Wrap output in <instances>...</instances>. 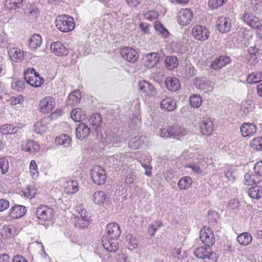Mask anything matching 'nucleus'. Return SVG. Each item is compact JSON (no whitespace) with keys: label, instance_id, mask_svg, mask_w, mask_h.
Instances as JSON below:
<instances>
[{"label":"nucleus","instance_id":"1","mask_svg":"<svg viewBox=\"0 0 262 262\" xmlns=\"http://www.w3.org/2000/svg\"><path fill=\"white\" fill-rule=\"evenodd\" d=\"M101 121V116L99 114H93L88 119L89 125L96 132L98 137L102 143L109 147L118 146L121 141L120 136L111 132H107L100 127Z\"/></svg>","mask_w":262,"mask_h":262},{"label":"nucleus","instance_id":"2","mask_svg":"<svg viewBox=\"0 0 262 262\" xmlns=\"http://www.w3.org/2000/svg\"><path fill=\"white\" fill-rule=\"evenodd\" d=\"M135 158L130 154L123 155L119 154L113 156L108 157L105 161V164L109 167H112L116 170H121L125 167L127 168L132 165Z\"/></svg>","mask_w":262,"mask_h":262},{"label":"nucleus","instance_id":"3","mask_svg":"<svg viewBox=\"0 0 262 262\" xmlns=\"http://www.w3.org/2000/svg\"><path fill=\"white\" fill-rule=\"evenodd\" d=\"M55 23L57 29L62 32H69L75 28L74 19L69 15L58 16Z\"/></svg>","mask_w":262,"mask_h":262},{"label":"nucleus","instance_id":"4","mask_svg":"<svg viewBox=\"0 0 262 262\" xmlns=\"http://www.w3.org/2000/svg\"><path fill=\"white\" fill-rule=\"evenodd\" d=\"M210 246L205 245L196 248L194 251V255L203 259L205 262H216L218 256L213 252Z\"/></svg>","mask_w":262,"mask_h":262},{"label":"nucleus","instance_id":"5","mask_svg":"<svg viewBox=\"0 0 262 262\" xmlns=\"http://www.w3.org/2000/svg\"><path fill=\"white\" fill-rule=\"evenodd\" d=\"M186 134L185 129L180 126L173 125L168 128H162L159 130V136L163 138L176 139L178 137L184 136Z\"/></svg>","mask_w":262,"mask_h":262},{"label":"nucleus","instance_id":"6","mask_svg":"<svg viewBox=\"0 0 262 262\" xmlns=\"http://www.w3.org/2000/svg\"><path fill=\"white\" fill-rule=\"evenodd\" d=\"M212 163L213 160L212 158L199 155L194 160V161L188 164L186 167L191 168L195 173H200L202 172V169L206 168Z\"/></svg>","mask_w":262,"mask_h":262},{"label":"nucleus","instance_id":"7","mask_svg":"<svg viewBox=\"0 0 262 262\" xmlns=\"http://www.w3.org/2000/svg\"><path fill=\"white\" fill-rule=\"evenodd\" d=\"M24 76L27 83L33 87H39L44 82V79L32 68L27 69L24 73Z\"/></svg>","mask_w":262,"mask_h":262},{"label":"nucleus","instance_id":"8","mask_svg":"<svg viewBox=\"0 0 262 262\" xmlns=\"http://www.w3.org/2000/svg\"><path fill=\"white\" fill-rule=\"evenodd\" d=\"M77 210L80 216H75L73 219V224L74 226L79 229H84L88 227L90 224V218L86 215V211L84 209L82 205L76 207Z\"/></svg>","mask_w":262,"mask_h":262},{"label":"nucleus","instance_id":"9","mask_svg":"<svg viewBox=\"0 0 262 262\" xmlns=\"http://www.w3.org/2000/svg\"><path fill=\"white\" fill-rule=\"evenodd\" d=\"M138 88L142 96L146 97H154L157 95L154 85L149 82L142 80L138 82Z\"/></svg>","mask_w":262,"mask_h":262},{"label":"nucleus","instance_id":"10","mask_svg":"<svg viewBox=\"0 0 262 262\" xmlns=\"http://www.w3.org/2000/svg\"><path fill=\"white\" fill-rule=\"evenodd\" d=\"M37 218L42 221L51 220L54 215V211L51 207L41 205L38 206L35 211Z\"/></svg>","mask_w":262,"mask_h":262},{"label":"nucleus","instance_id":"11","mask_svg":"<svg viewBox=\"0 0 262 262\" xmlns=\"http://www.w3.org/2000/svg\"><path fill=\"white\" fill-rule=\"evenodd\" d=\"M91 177L96 184H103L106 180L105 170L100 166H95L91 170Z\"/></svg>","mask_w":262,"mask_h":262},{"label":"nucleus","instance_id":"12","mask_svg":"<svg viewBox=\"0 0 262 262\" xmlns=\"http://www.w3.org/2000/svg\"><path fill=\"white\" fill-rule=\"evenodd\" d=\"M200 238L205 245L212 246L215 243V237L211 228L203 227L200 232Z\"/></svg>","mask_w":262,"mask_h":262},{"label":"nucleus","instance_id":"13","mask_svg":"<svg viewBox=\"0 0 262 262\" xmlns=\"http://www.w3.org/2000/svg\"><path fill=\"white\" fill-rule=\"evenodd\" d=\"M193 18L192 11L188 8H182L178 12L177 21L182 26L189 25Z\"/></svg>","mask_w":262,"mask_h":262},{"label":"nucleus","instance_id":"14","mask_svg":"<svg viewBox=\"0 0 262 262\" xmlns=\"http://www.w3.org/2000/svg\"><path fill=\"white\" fill-rule=\"evenodd\" d=\"M56 102L54 98L51 96H46L42 98L39 102L40 111L43 114H48L54 108Z\"/></svg>","mask_w":262,"mask_h":262},{"label":"nucleus","instance_id":"15","mask_svg":"<svg viewBox=\"0 0 262 262\" xmlns=\"http://www.w3.org/2000/svg\"><path fill=\"white\" fill-rule=\"evenodd\" d=\"M210 32L204 26L195 25L192 30L193 37L199 40L204 41L207 40L209 36Z\"/></svg>","mask_w":262,"mask_h":262},{"label":"nucleus","instance_id":"16","mask_svg":"<svg viewBox=\"0 0 262 262\" xmlns=\"http://www.w3.org/2000/svg\"><path fill=\"white\" fill-rule=\"evenodd\" d=\"M194 84L197 88L205 93L211 92L213 90V83L205 77H196Z\"/></svg>","mask_w":262,"mask_h":262},{"label":"nucleus","instance_id":"17","mask_svg":"<svg viewBox=\"0 0 262 262\" xmlns=\"http://www.w3.org/2000/svg\"><path fill=\"white\" fill-rule=\"evenodd\" d=\"M120 53L124 60L132 63L136 61L139 57L137 52L130 47H124L121 49Z\"/></svg>","mask_w":262,"mask_h":262},{"label":"nucleus","instance_id":"18","mask_svg":"<svg viewBox=\"0 0 262 262\" xmlns=\"http://www.w3.org/2000/svg\"><path fill=\"white\" fill-rule=\"evenodd\" d=\"M117 238L102 236L101 243L104 248L110 252H115L119 248Z\"/></svg>","mask_w":262,"mask_h":262},{"label":"nucleus","instance_id":"19","mask_svg":"<svg viewBox=\"0 0 262 262\" xmlns=\"http://www.w3.org/2000/svg\"><path fill=\"white\" fill-rule=\"evenodd\" d=\"M50 49L53 54L59 57L67 56L69 53L68 49L62 43L59 41L52 43L50 46Z\"/></svg>","mask_w":262,"mask_h":262},{"label":"nucleus","instance_id":"20","mask_svg":"<svg viewBox=\"0 0 262 262\" xmlns=\"http://www.w3.org/2000/svg\"><path fill=\"white\" fill-rule=\"evenodd\" d=\"M243 20L253 29L259 28L261 26V23L259 18L248 12L244 13Z\"/></svg>","mask_w":262,"mask_h":262},{"label":"nucleus","instance_id":"21","mask_svg":"<svg viewBox=\"0 0 262 262\" xmlns=\"http://www.w3.org/2000/svg\"><path fill=\"white\" fill-rule=\"evenodd\" d=\"M231 62V58L227 55H221L215 58L211 63V67L214 70H219Z\"/></svg>","mask_w":262,"mask_h":262},{"label":"nucleus","instance_id":"22","mask_svg":"<svg viewBox=\"0 0 262 262\" xmlns=\"http://www.w3.org/2000/svg\"><path fill=\"white\" fill-rule=\"evenodd\" d=\"M106 234L103 236L108 238H118L121 234V230L119 225L115 222L108 224L106 229Z\"/></svg>","mask_w":262,"mask_h":262},{"label":"nucleus","instance_id":"23","mask_svg":"<svg viewBox=\"0 0 262 262\" xmlns=\"http://www.w3.org/2000/svg\"><path fill=\"white\" fill-rule=\"evenodd\" d=\"M217 30L221 33L228 32L231 28V22L228 17H220L216 22Z\"/></svg>","mask_w":262,"mask_h":262},{"label":"nucleus","instance_id":"24","mask_svg":"<svg viewBox=\"0 0 262 262\" xmlns=\"http://www.w3.org/2000/svg\"><path fill=\"white\" fill-rule=\"evenodd\" d=\"M90 134V129L87 125L79 123L76 128V137L80 140L86 139Z\"/></svg>","mask_w":262,"mask_h":262},{"label":"nucleus","instance_id":"25","mask_svg":"<svg viewBox=\"0 0 262 262\" xmlns=\"http://www.w3.org/2000/svg\"><path fill=\"white\" fill-rule=\"evenodd\" d=\"M240 129L242 136L244 137L253 136L257 131L256 126L251 123H244Z\"/></svg>","mask_w":262,"mask_h":262},{"label":"nucleus","instance_id":"26","mask_svg":"<svg viewBox=\"0 0 262 262\" xmlns=\"http://www.w3.org/2000/svg\"><path fill=\"white\" fill-rule=\"evenodd\" d=\"M21 147L23 150L29 154H33L37 152L40 148L39 144L33 140L24 141L21 145Z\"/></svg>","mask_w":262,"mask_h":262},{"label":"nucleus","instance_id":"27","mask_svg":"<svg viewBox=\"0 0 262 262\" xmlns=\"http://www.w3.org/2000/svg\"><path fill=\"white\" fill-rule=\"evenodd\" d=\"M213 122L209 118H204L200 123V128L204 135H210L213 130Z\"/></svg>","mask_w":262,"mask_h":262},{"label":"nucleus","instance_id":"28","mask_svg":"<svg viewBox=\"0 0 262 262\" xmlns=\"http://www.w3.org/2000/svg\"><path fill=\"white\" fill-rule=\"evenodd\" d=\"M162 110L168 112L174 111L177 107L176 101L171 97H167L163 99L160 103Z\"/></svg>","mask_w":262,"mask_h":262},{"label":"nucleus","instance_id":"29","mask_svg":"<svg viewBox=\"0 0 262 262\" xmlns=\"http://www.w3.org/2000/svg\"><path fill=\"white\" fill-rule=\"evenodd\" d=\"M116 14H106L103 16L102 18V24L103 29L106 31L116 24L115 17Z\"/></svg>","mask_w":262,"mask_h":262},{"label":"nucleus","instance_id":"30","mask_svg":"<svg viewBox=\"0 0 262 262\" xmlns=\"http://www.w3.org/2000/svg\"><path fill=\"white\" fill-rule=\"evenodd\" d=\"M165 84L169 91L173 92L177 91L181 87L180 82L174 77H167L165 80Z\"/></svg>","mask_w":262,"mask_h":262},{"label":"nucleus","instance_id":"31","mask_svg":"<svg viewBox=\"0 0 262 262\" xmlns=\"http://www.w3.org/2000/svg\"><path fill=\"white\" fill-rule=\"evenodd\" d=\"M159 56L156 52L147 54L144 57V64L148 68L154 67L159 60Z\"/></svg>","mask_w":262,"mask_h":262},{"label":"nucleus","instance_id":"32","mask_svg":"<svg viewBox=\"0 0 262 262\" xmlns=\"http://www.w3.org/2000/svg\"><path fill=\"white\" fill-rule=\"evenodd\" d=\"M64 192L68 194L76 193L79 190V185L75 180L66 181L63 185Z\"/></svg>","mask_w":262,"mask_h":262},{"label":"nucleus","instance_id":"33","mask_svg":"<svg viewBox=\"0 0 262 262\" xmlns=\"http://www.w3.org/2000/svg\"><path fill=\"white\" fill-rule=\"evenodd\" d=\"M20 129L18 125L7 123L1 126L0 132L3 135H12L18 133Z\"/></svg>","mask_w":262,"mask_h":262},{"label":"nucleus","instance_id":"34","mask_svg":"<svg viewBox=\"0 0 262 262\" xmlns=\"http://www.w3.org/2000/svg\"><path fill=\"white\" fill-rule=\"evenodd\" d=\"M81 99V92L79 90H75L71 93L67 101L68 106L73 107L79 103Z\"/></svg>","mask_w":262,"mask_h":262},{"label":"nucleus","instance_id":"35","mask_svg":"<svg viewBox=\"0 0 262 262\" xmlns=\"http://www.w3.org/2000/svg\"><path fill=\"white\" fill-rule=\"evenodd\" d=\"M26 212V207L21 205H15L12 207L10 212V216L12 219H19Z\"/></svg>","mask_w":262,"mask_h":262},{"label":"nucleus","instance_id":"36","mask_svg":"<svg viewBox=\"0 0 262 262\" xmlns=\"http://www.w3.org/2000/svg\"><path fill=\"white\" fill-rule=\"evenodd\" d=\"M144 142V137L137 136L130 139L128 142V146L130 148L137 149L142 147Z\"/></svg>","mask_w":262,"mask_h":262},{"label":"nucleus","instance_id":"37","mask_svg":"<svg viewBox=\"0 0 262 262\" xmlns=\"http://www.w3.org/2000/svg\"><path fill=\"white\" fill-rule=\"evenodd\" d=\"M107 196L105 193L102 191L95 192L93 196V200L95 204L101 205L103 204L106 200Z\"/></svg>","mask_w":262,"mask_h":262},{"label":"nucleus","instance_id":"38","mask_svg":"<svg viewBox=\"0 0 262 262\" xmlns=\"http://www.w3.org/2000/svg\"><path fill=\"white\" fill-rule=\"evenodd\" d=\"M42 43V38L39 34H34L29 40V47L31 50H35L39 47Z\"/></svg>","mask_w":262,"mask_h":262},{"label":"nucleus","instance_id":"39","mask_svg":"<svg viewBox=\"0 0 262 262\" xmlns=\"http://www.w3.org/2000/svg\"><path fill=\"white\" fill-rule=\"evenodd\" d=\"M258 176H255L252 173L248 172L244 176V183L245 185L250 186L254 184L257 185L260 182Z\"/></svg>","mask_w":262,"mask_h":262},{"label":"nucleus","instance_id":"40","mask_svg":"<svg viewBox=\"0 0 262 262\" xmlns=\"http://www.w3.org/2000/svg\"><path fill=\"white\" fill-rule=\"evenodd\" d=\"M1 235L7 238H10L16 233V229L12 225H8L3 226L1 231Z\"/></svg>","mask_w":262,"mask_h":262},{"label":"nucleus","instance_id":"41","mask_svg":"<svg viewBox=\"0 0 262 262\" xmlns=\"http://www.w3.org/2000/svg\"><path fill=\"white\" fill-rule=\"evenodd\" d=\"M247 82L249 84H256L262 81V73L255 72L249 74L247 77Z\"/></svg>","mask_w":262,"mask_h":262},{"label":"nucleus","instance_id":"42","mask_svg":"<svg viewBox=\"0 0 262 262\" xmlns=\"http://www.w3.org/2000/svg\"><path fill=\"white\" fill-rule=\"evenodd\" d=\"M252 241V237L250 233L244 232L237 237V241L242 245L247 246Z\"/></svg>","mask_w":262,"mask_h":262},{"label":"nucleus","instance_id":"43","mask_svg":"<svg viewBox=\"0 0 262 262\" xmlns=\"http://www.w3.org/2000/svg\"><path fill=\"white\" fill-rule=\"evenodd\" d=\"M9 54L12 60L16 61H20L24 58L23 52L20 49L13 48L9 51Z\"/></svg>","mask_w":262,"mask_h":262},{"label":"nucleus","instance_id":"44","mask_svg":"<svg viewBox=\"0 0 262 262\" xmlns=\"http://www.w3.org/2000/svg\"><path fill=\"white\" fill-rule=\"evenodd\" d=\"M248 194L253 199H260L262 197V187L256 185L251 187L248 190Z\"/></svg>","mask_w":262,"mask_h":262},{"label":"nucleus","instance_id":"45","mask_svg":"<svg viewBox=\"0 0 262 262\" xmlns=\"http://www.w3.org/2000/svg\"><path fill=\"white\" fill-rule=\"evenodd\" d=\"M166 67L170 70H172L179 66V61L175 56H167L165 61Z\"/></svg>","mask_w":262,"mask_h":262},{"label":"nucleus","instance_id":"46","mask_svg":"<svg viewBox=\"0 0 262 262\" xmlns=\"http://www.w3.org/2000/svg\"><path fill=\"white\" fill-rule=\"evenodd\" d=\"M71 142V138L67 135L62 134L55 139V143L57 144L62 145L64 147L70 145Z\"/></svg>","mask_w":262,"mask_h":262},{"label":"nucleus","instance_id":"47","mask_svg":"<svg viewBox=\"0 0 262 262\" xmlns=\"http://www.w3.org/2000/svg\"><path fill=\"white\" fill-rule=\"evenodd\" d=\"M85 115L79 108L73 109L71 112V117L75 122L81 121L85 118Z\"/></svg>","mask_w":262,"mask_h":262},{"label":"nucleus","instance_id":"48","mask_svg":"<svg viewBox=\"0 0 262 262\" xmlns=\"http://www.w3.org/2000/svg\"><path fill=\"white\" fill-rule=\"evenodd\" d=\"M192 180L190 177H184L181 178L178 183V186L181 189H187L191 185Z\"/></svg>","mask_w":262,"mask_h":262},{"label":"nucleus","instance_id":"49","mask_svg":"<svg viewBox=\"0 0 262 262\" xmlns=\"http://www.w3.org/2000/svg\"><path fill=\"white\" fill-rule=\"evenodd\" d=\"M154 28L164 38H166L169 34L168 31L159 21H156L154 24Z\"/></svg>","mask_w":262,"mask_h":262},{"label":"nucleus","instance_id":"50","mask_svg":"<svg viewBox=\"0 0 262 262\" xmlns=\"http://www.w3.org/2000/svg\"><path fill=\"white\" fill-rule=\"evenodd\" d=\"M253 106L250 100L244 101L242 102L240 111L243 113L244 115H247L250 112L252 111Z\"/></svg>","mask_w":262,"mask_h":262},{"label":"nucleus","instance_id":"51","mask_svg":"<svg viewBox=\"0 0 262 262\" xmlns=\"http://www.w3.org/2000/svg\"><path fill=\"white\" fill-rule=\"evenodd\" d=\"M126 246L130 250H133L137 248L139 245V242L136 237H134L132 235H127L126 236Z\"/></svg>","mask_w":262,"mask_h":262},{"label":"nucleus","instance_id":"52","mask_svg":"<svg viewBox=\"0 0 262 262\" xmlns=\"http://www.w3.org/2000/svg\"><path fill=\"white\" fill-rule=\"evenodd\" d=\"M189 102L192 107L198 108L202 103V97L200 95L193 94L190 97Z\"/></svg>","mask_w":262,"mask_h":262},{"label":"nucleus","instance_id":"53","mask_svg":"<svg viewBox=\"0 0 262 262\" xmlns=\"http://www.w3.org/2000/svg\"><path fill=\"white\" fill-rule=\"evenodd\" d=\"M163 225L161 221L156 220L151 223L148 227V233L150 236L155 235V232Z\"/></svg>","mask_w":262,"mask_h":262},{"label":"nucleus","instance_id":"54","mask_svg":"<svg viewBox=\"0 0 262 262\" xmlns=\"http://www.w3.org/2000/svg\"><path fill=\"white\" fill-rule=\"evenodd\" d=\"M37 189L32 186H29L23 190V195L28 199H31L36 195Z\"/></svg>","mask_w":262,"mask_h":262},{"label":"nucleus","instance_id":"55","mask_svg":"<svg viewBox=\"0 0 262 262\" xmlns=\"http://www.w3.org/2000/svg\"><path fill=\"white\" fill-rule=\"evenodd\" d=\"M11 88L17 92H21L25 89V83L23 80H15L11 83Z\"/></svg>","mask_w":262,"mask_h":262},{"label":"nucleus","instance_id":"56","mask_svg":"<svg viewBox=\"0 0 262 262\" xmlns=\"http://www.w3.org/2000/svg\"><path fill=\"white\" fill-rule=\"evenodd\" d=\"M0 169L3 174L6 173L8 171L9 162L6 157L0 156Z\"/></svg>","mask_w":262,"mask_h":262},{"label":"nucleus","instance_id":"57","mask_svg":"<svg viewBox=\"0 0 262 262\" xmlns=\"http://www.w3.org/2000/svg\"><path fill=\"white\" fill-rule=\"evenodd\" d=\"M34 130L38 134H42L47 129L46 125L42 121H38L34 125Z\"/></svg>","mask_w":262,"mask_h":262},{"label":"nucleus","instance_id":"58","mask_svg":"<svg viewBox=\"0 0 262 262\" xmlns=\"http://www.w3.org/2000/svg\"><path fill=\"white\" fill-rule=\"evenodd\" d=\"M6 4L7 8L10 10H15L22 6L23 0H9Z\"/></svg>","mask_w":262,"mask_h":262},{"label":"nucleus","instance_id":"59","mask_svg":"<svg viewBox=\"0 0 262 262\" xmlns=\"http://www.w3.org/2000/svg\"><path fill=\"white\" fill-rule=\"evenodd\" d=\"M251 147L256 150H262V137L253 139L251 142Z\"/></svg>","mask_w":262,"mask_h":262},{"label":"nucleus","instance_id":"60","mask_svg":"<svg viewBox=\"0 0 262 262\" xmlns=\"http://www.w3.org/2000/svg\"><path fill=\"white\" fill-rule=\"evenodd\" d=\"M30 172L33 179H36L38 175L37 166L34 160H31L30 163Z\"/></svg>","mask_w":262,"mask_h":262},{"label":"nucleus","instance_id":"61","mask_svg":"<svg viewBox=\"0 0 262 262\" xmlns=\"http://www.w3.org/2000/svg\"><path fill=\"white\" fill-rule=\"evenodd\" d=\"M196 71L191 64H187L185 68V76L189 78L196 74Z\"/></svg>","mask_w":262,"mask_h":262},{"label":"nucleus","instance_id":"62","mask_svg":"<svg viewBox=\"0 0 262 262\" xmlns=\"http://www.w3.org/2000/svg\"><path fill=\"white\" fill-rule=\"evenodd\" d=\"M158 12L154 10H150L144 14V18L149 21H153L158 17Z\"/></svg>","mask_w":262,"mask_h":262},{"label":"nucleus","instance_id":"63","mask_svg":"<svg viewBox=\"0 0 262 262\" xmlns=\"http://www.w3.org/2000/svg\"><path fill=\"white\" fill-rule=\"evenodd\" d=\"M225 177L230 181H234L236 177V172L232 167H229L224 172Z\"/></svg>","mask_w":262,"mask_h":262},{"label":"nucleus","instance_id":"64","mask_svg":"<svg viewBox=\"0 0 262 262\" xmlns=\"http://www.w3.org/2000/svg\"><path fill=\"white\" fill-rule=\"evenodd\" d=\"M8 100L10 104L15 105L23 102L24 98L23 96L20 95L18 96H11Z\"/></svg>","mask_w":262,"mask_h":262}]
</instances>
